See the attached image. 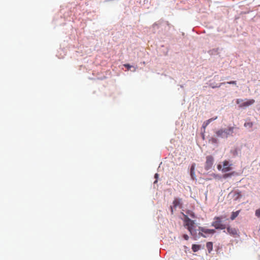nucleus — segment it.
Returning <instances> with one entry per match:
<instances>
[{
  "instance_id": "nucleus-1",
  "label": "nucleus",
  "mask_w": 260,
  "mask_h": 260,
  "mask_svg": "<svg viewBox=\"0 0 260 260\" xmlns=\"http://www.w3.org/2000/svg\"><path fill=\"white\" fill-rule=\"evenodd\" d=\"M184 226L189 232L190 234L193 237L194 240L197 239V232L196 230V225L193 220L190 219L187 215H184Z\"/></svg>"
},
{
  "instance_id": "nucleus-2",
  "label": "nucleus",
  "mask_w": 260,
  "mask_h": 260,
  "mask_svg": "<svg viewBox=\"0 0 260 260\" xmlns=\"http://www.w3.org/2000/svg\"><path fill=\"white\" fill-rule=\"evenodd\" d=\"M234 127H229L227 129L221 128L216 131L215 134L217 137L226 138L229 136H232Z\"/></svg>"
},
{
  "instance_id": "nucleus-3",
  "label": "nucleus",
  "mask_w": 260,
  "mask_h": 260,
  "mask_svg": "<svg viewBox=\"0 0 260 260\" xmlns=\"http://www.w3.org/2000/svg\"><path fill=\"white\" fill-rule=\"evenodd\" d=\"M226 216H224L215 217L214 221L212 223V226H214L216 229L224 230L226 226L222 223V220Z\"/></svg>"
},
{
  "instance_id": "nucleus-4",
  "label": "nucleus",
  "mask_w": 260,
  "mask_h": 260,
  "mask_svg": "<svg viewBox=\"0 0 260 260\" xmlns=\"http://www.w3.org/2000/svg\"><path fill=\"white\" fill-rule=\"evenodd\" d=\"M199 235L203 237H206L203 233L206 235L213 234L215 233V230L213 229H207L203 227H199Z\"/></svg>"
},
{
  "instance_id": "nucleus-5",
  "label": "nucleus",
  "mask_w": 260,
  "mask_h": 260,
  "mask_svg": "<svg viewBox=\"0 0 260 260\" xmlns=\"http://www.w3.org/2000/svg\"><path fill=\"white\" fill-rule=\"evenodd\" d=\"M213 157L211 155H208L206 157V161L205 165V169L208 170L211 168L213 164Z\"/></svg>"
},
{
  "instance_id": "nucleus-6",
  "label": "nucleus",
  "mask_w": 260,
  "mask_h": 260,
  "mask_svg": "<svg viewBox=\"0 0 260 260\" xmlns=\"http://www.w3.org/2000/svg\"><path fill=\"white\" fill-rule=\"evenodd\" d=\"M233 164L230 163L228 160H224L223 162V168L222 169V172H229L232 169Z\"/></svg>"
},
{
  "instance_id": "nucleus-7",
  "label": "nucleus",
  "mask_w": 260,
  "mask_h": 260,
  "mask_svg": "<svg viewBox=\"0 0 260 260\" xmlns=\"http://www.w3.org/2000/svg\"><path fill=\"white\" fill-rule=\"evenodd\" d=\"M173 207H171V210L172 213H173V208L179 207L181 208L182 207V200L180 199L175 198L173 202Z\"/></svg>"
},
{
  "instance_id": "nucleus-8",
  "label": "nucleus",
  "mask_w": 260,
  "mask_h": 260,
  "mask_svg": "<svg viewBox=\"0 0 260 260\" xmlns=\"http://www.w3.org/2000/svg\"><path fill=\"white\" fill-rule=\"evenodd\" d=\"M225 229H226L228 233L229 234L232 236L236 237L238 236V229L231 227L230 226H226Z\"/></svg>"
},
{
  "instance_id": "nucleus-9",
  "label": "nucleus",
  "mask_w": 260,
  "mask_h": 260,
  "mask_svg": "<svg viewBox=\"0 0 260 260\" xmlns=\"http://www.w3.org/2000/svg\"><path fill=\"white\" fill-rule=\"evenodd\" d=\"M255 102V101L253 99H250L246 101V102H243L240 106L239 107H246L249 106H250L253 104Z\"/></svg>"
},
{
  "instance_id": "nucleus-10",
  "label": "nucleus",
  "mask_w": 260,
  "mask_h": 260,
  "mask_svg": "<svg viewBox=\"0 0 260 260\" xmlns=\"http://www.w3.org/2000/svg\"><path fill=\"white\" fill-rule=\"evenodd\" d=\"M195 167H196L195 164H192V165L190 167V176L192 179H195V172H194Z\"/></svg>"
},
{
  "instance_id": "nucleus-11",
  "label": "nucleus",
  "mask_w": 260,
  "mask_h": 260,
  "mask_svg": "<svg viewBox=\"0 0 260 260\" xmlns=\"http://www.w3.org/2000/svg\"><path fill=\"white\" fill-rule=\"evenodd\" d=\"M239 212L240 211L232 212L231 216V219L232 220H234L238 216Z\"/></svg>"
},
{
  "instance_id": "nucleus-12",
  "label": "nucleus",
  "mask_w": 260,
  "mask_h": 260,
  "mask_svg": "<svg viewBox=\"0 0 260 260\" xmlns=\"http://www.w3.org/2000/svg\"><path fill=\"white\" fill-rule=\"evenodd\" d=\"M201 248V246L200 245L193 244L192 245V250L193 252L198 251Z\"/></svg>"
},
{
  "instance_id": "nucleus-13",
  "label": "nucleus",
  "mask_w": 260,
  "mask_h": 260,
  "mask_svg": "<svg viewBox=\"0 0 260 260\" xmlns=\"http://www.w3.org/2000/svg\"><path fill=\"white\" fill-rule=\"evenodd\" d=\"M206 247L209 252L211 251L213 249V243L211 242H207L206 244Z\"/></svg>"
},
{
  "instance_id": "nucleus-14",
  "label": "nucleus",
  "mask_w": 260,
  "mask_h": 260,
  "mask_svg": "<svg viewBox=\"0 0 260 260\" xmlns=\"http://www.w3.org/2000/svg\"><path fill=\"white\" fill-rule=\"evenodd\" d=\"M233 193L235 200H237L241 197L240 192L239 191H235Z\"/></svg>"
},
{
  "instance_id": "nucleus-15",
  "label": "nucleus",
  "mask_w": 260,
  "mask_h": 260,
  "mask_svg": "<svg viewBox=\"0 0 260 260\" xmlns=\"http://www.w3.org/2000/svg\"><path fill=\"white\" fill-rule=\"evenodd\" d=\"M217 118V117L216 116L215 117H213L209 119L208 120H206V121L204 122L206 123V124L208 125L212 121L216 120Z\"/></svg>"
},
{
  "instance_id": "nucleus-16",
  "label": "nucleus",
  "mask_w": 260,
  "mask_h": 260,
  "mask_svg": "<svg viewBox=\"0 0 260 260\" xmlns=\"http://www.w3.org/2000/svg\"><path fill=\"white\" fill-rule=\"evenodd\" d=\"M234 174H235L234 172H233L232 173H231L225 174L223 175V178H226L230 177L232 176L233 175H234Z\"/></svg>"
},
{
  "instance_id": "nucleus-17",
  "label": "nucleus",
  "mask_w": 260,
  "mask_h": 260,
  "mask_svg": "<svg viewBox=\"0 0 260 260\" xmlns=\"http://www.w3.org/2000/svg\"><path fill=\"white\" fill-rule=\"evenodd\" d=\"M187 213L190 216H191L192 218H195L196 216H195V215L194 214V213L191 211H188V212H187Z\"/></svg>"
},
{
  "instance_id": "nucleus-18",
  "label": "nucleus",
  "mask_w": 260,
  "mask_h": 260,
  "mask_svg": "<svg viewBox=\"0 0 260 260\" xmlns=\"http://www.w3.org/2000/svg\"><path fill=\"white\" fill-rule=\"evenodd\" d=\"M255 215L258 217H260V209H258L255 211Z\"/></svg>"
},
{
  "instance_id": "nucleus-19",
  "label": "nucleus",
  "mask_w": 260,
  "mask_h": 260,
  "mask_svg": "<svg viewBox=\"0 0 260 260\" xmlns=\"http://www.w3.org/2000/svg\"><path fill=\"white\" fill-rule=\"evenodd\" d=\"M243 102V100H241V99H237V100H236V103H237V104H239V106H240V105H241Z\"/></svg>"
},
{
  "instance_id": "nucleus-20",
  "label": "nucleus",
  "mask_w": 260,
  "mask_h": 260,
  "mask_svg": "<svg viewBox=\"0 0 260 260\" xmlns=\"http://www.w3.org/2000/svg\"><path fill=\"white\" fill-rule=\"evenodd\" d=\"M208 126V125L206 124L205 123H203V125H202V128L204 129V132L203 133H205V129L206 128V127Z\"/></svg>"
},
{
  "instance_id": "nucleus-21",
  "label": "nucleus",
  "mask_w": 260,
  "mask_h": 260,
  "mask_svg": "<svg viewBox=\"0 0 260 260\" xmlns=\"http://www.w3.org/2000/svg\"><path fill=\"white\" fill-rule=\"evenodd\" d=\"M227 83L229 84L236 85V81H231L230 82H228Z\"/></svg>"
},
{
  "instance_id": "nucleus-22",
  "label": "nucleus",
  "mask_w": 260,
  "mask_h": 260,
  "mask_svg": "<svg viewBox=\"0 0 260 260\" xmlns=\"http://www.w3.org/2000/svg\"><path fill=\"white\" fill-rule=\"evenodd\" d=\"M124 67L127 68V69L128 70H129L132 68V66L131 65H129V64H124Z\"/></svg>"
},
{
  "instance_id": "nucleus-23",
  "label": "nucleus",
  "mask_w": 260,
  "mask_h": 260,
  "mask_svg": "<svg viewBox=\"0 0 260 260\" xmlns=\"http://www.w3.org/2000/svg\"><path fill=\"white\" fill-rule=\"evenodd\" d=\"M183 238L185 240H187L189 239V237L187 235L184 234L183 235Z\"/></svg>"
},
{
  "instance_id": "nucleus-24",
  "label": "nucleus",
  "mask_w": 260,
  "mask_h": 260,
  "mask_svg": "<svg viewBox=\"0 0 260 260\" xmlns=\"http://www.w3.org/2000/svg\"><path fill=\"white\" fill-rule=\"evenodd\" d=\"M244 125H245V126L248 125V126H250V127H252V123H249V122H248V123H245Z\"/></svg>"
},
{
  "instance_id": "nucleus-25",
  "label": "nucleus",
  "mask_w": 260,
  "mask_h": 260,
  "mask_svg": "<svg viewBox=\"0 0 260 260\" xmlns=\"http://www.w3.org/2000/svg\"><path fill=\"white\" fill-rule=\"evenodd\" d=\"M217 169L218 170H221L222 171V166L220 164L217 165Z\"/></svg>"
},
{
  "instance_id": "nucleus-26",
  "label": "nucleus",
  "mask_w": 260,
  "mask_h": 260,
  "mask_svg": "<svg viewBox=\"0 0 260 260\" xmlns=\"http://www.w3.org/2000/svg\"><path fill=\"white\" fill-rule=\"evenodd\" d=\"M212 142H213V143H216V141H217V140H216V139L215 138H212Z\"/></svg>"
},
{
  "instance_id": "nucleus-27",
  "label": "nucleus",
  "mask_w": 260,
  "mask_h": 260,
  "mask_svg": "<svg viewBox=\"0 0 260 260\" xmlns=\"http://www.w3.org/2000/svg\"><path fill=\"white\" fill-rule=\"evenodd\" d=\"M157 177H158V174H155V177L157 178Z\"/></svg>"
},
{
  "instance_id": "nucleus-28",
  "label": "nucleus",
  "mask_w": 260,
  "mask_h": 260,
  "mask_svg": "<svg viewBox=\"0 0 260 260\" xmlns=\"http://www.w3.org/2000/svg\"><path fill=\"white\" fill-rule=\"evenodd\" d=\"M224 84V83H220V84L218 87H220V85H221V84Z\"/></svg>"
},
{
  "instance_id": "nucleus-29",
  "label": "nucleus",
  "mask_w": 260,
  "mask_h": 260,
  "mask_svg": "<svg viewBox=\"0 0 260 260\" xmlns=\"http://www.w3.org/2000/svg\"><path fill=\"white\" fill-rule=\"evenodd\" d=\"M216 86H212V88H215L216 87Z\"/></svg>"
}]
</instances>
